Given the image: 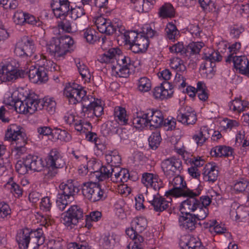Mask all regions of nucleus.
I'll return each instance as SVG.
<instances>
[{
  "mask_svg": "<svg viewBox=\"0 0 249 249\" xmlns=\"http://www.w3.org/2000/svg\"><path fill=\"white\" fill-rule=\"evenodd\" d=\"M35 51L36 48L33 41L27 37H24L21 41L17 43L14 52L15 54L18 56L32 57L33 56L36 60H45L47 63L46 66L49 67L50 66L51 71H56L59 70V66L53 61L47 60L45 55L43 54L39 56L36 54L34 55Z\"/></svg>",
  "mask_w": 249,
  "mask_h": 249,
  "instance_id": "f257e3e1",
  "label": "nucleus"
},
{
  "mask_svg": "<svg viewBox=\"0 0 249 249\" xmlns=\"http://www.w3.org/2000/svg\"><path fill=\"white\" fill-rule=\"evenodd\" d=\"M60 193L56 200L57 208L64 211L68 204L71 202L79 191L75 181L69 179L62 182L59 185Z\"/></svg>",
  "mask_w": 249,
  "mask_h": 249,
  "instance_id": "f03ea898",
  "label": "nucleus"
},
{
  "mask_svg": "<svg viewBox=\"0 0 249 249\" xmlns=\"http://www.w3.org/2000/svg\"><path fill=\"white\" fill-rule=\"evenodd\" d=\"M21 127L16 124H10L7 128L5 135L6 140L11 142L13 144H16L15 152L17 158H19L25 153L26 149L25 145L26 143L27 137L25 133L21 131Z\"/></svg>",
  "mask_w": 249,
  "mask_h": 249,
  "instance_id": "7ed1b4c3",
  "label": "nucleus"
},
{
  "mask_svg": "<svg viewBox=\"0 0 249 249\" xmlns=\"http://www.w3.org/2000/svg\"><path fill=\"white\" fill-rule=\"evenodd\" d=\"M16 241L20 249H27L32 245H42L44 241L41 229L33 231L29 229L20 230L17 234Z\"/></svg>",
  "mask_w": 249,
  "mask_h": 249,
  "instance_id": "20e7f679",
  "label": "nucleus"
},
{
  "mask_svg": "<svg viewBox=\"0 0 249 249\" xmlns=\"http://www.w3.org/2000/svg\"><path fill=\"white\" fill-rule=\"evenodd\" d=\"M73 42L69 36L53 37L47 44V51L55 58L59 59L66 54Z\"/></svg>",
  "mask_w": 249,
  "mask_h": 249,
  "instance_id": "39448f33",
  "label": "nucleus"
},
{
  "mask_svg": "<svg viewBox=\"0 0 249 249\" xmlns=\"http://www.w3.org/2000/svg\"><path fill=\"white\" fill-rule=\"evenodd\" d=\"M82 192L85 198L92 202L103 200L107 197V195L101 186L92 181L82 184Z\"/></svg>",
  "mask_w": 249,
  "mask_h": 249,
  "instance_id": "423d86ee",
  "label": "nucleus"
},
{
  "mask_svg": "<svg viewBox=\"0 0 249 249\" xmlns=\"http://www.w3.org/2000/svg\"><path fill=\"white\" fill-rule=\"evenodd\" d=\"M118 52L116 57V65H112L113 73L120 77H127L130 73V69L132 66L131 60L128 56L120 54Z\"/></svg>",
  "mask_w": 249,
  "mask_h": 249,
  "instance_id": "0eeeda50",
  "label": "nucleus"
},
{
  "mask_svg": "<svg viewBox=\"0 0 249 249\" xmlns=\"http://www.w3.org/2000/svg\"><path fill=\"white\" fill-rule=\"evenodd\" d=\"M171 181L173 188L165 193L166 196H172L176 197H181V196H188L193 194L192 190L187 188L183 177L179 174L175 176Z\"/></svg>",
  "mask_w": 249,
  "mask_h": 249,
  "instance_id": "6e6552de",
  "label": "nucleus"
},
{
  "mask_svg": "<svg viewBox=\"0 0 249 249\" xmlns=\"http://www.w3.org/2000/svg\"><path fill=\"white\" fill-rule=\"evenodd\" d=\"M83 215V209L79 206L72 205L62 214V222L66 226L71 229L82 219Z\"/></svg>",
  "mask_w": 249,
  "mask_h": 249,
  "instance_id": "1a4fd4ad",
  "label": "nucleus"
},
{
  "mask_svg": "<svg viewBox=\"0 0 249 249\" xmlns=\"http://www.w3.org/2000/svg\"><path fill=\"white\" fill-rule=\"evenodd\" d=\"M161 166L164 175L169 178L179 174L182 169L181 161L174 157L164 160Z\"/></svg>",
  "mask_w": 249,
  "mask_h": 249,
  "instance_id": "9d476101",
  "label": "nucleus"
},
{
  "mask_svg": "<svg viewBox=\"0 0 249 249\" xmlns=\"http://www.w3.org/2000/svg\"><path fill=\"white\" fill-rule=\"evenodd\" d=\"M120 170V167H112L110 165H105L102 166L100 171L95 172V175L99 181L110 178L112 182L119 183Z\"/></svg>",
  "mask_w": 249,
  "mask_h": 249,
  "instance_id": "9b49d317",
  "label": "nucleus"
},
{
  "mask_svg": "<svg viewBox=\"0 0 249 249\" xmlns=\"http://www.w3.org/2000/svg\"><path fill=\"white\" fill-rule=\"evenodd\" d=\"M192 192L193 194L181 196L183 197H188L186 200L181 203L180 211L182 213L191 214V212L197 210L198 207H199L200 201L196 198V197L200 194V191L197 190L194 191L192 190Z\"/></svg>",
  "mask_w": 249,
  "mask_h": 249,
  "instance_id": "f8f14e48",
  "label": "nucleus"
},
{
  "mask_svg": "<svg viewBox=\"0 0 249 249\" xmlns=\"http://www.w3.org/2000/svg\"><path fill=\"white\" fill-rule=\"evenodd\" d=\"M64 93L69 98L70 103L72 105L80 103V101H81L83 97L87 94V91L81 86L76 84L67 87Z\"/></svg>",
  "mask_w": 249,
  "mask_h": 249,
  "instance_id": "ddd939ff",
  "label": "nucleus"
},
{
  "mask_svg": "<svg viewBox=\"0 0 249 249\" xmlns=\"http://www.w3.org/2000/svg\"><path fill=\"white\" fill-rule=\"evenodd\" d=\"M94 22L97 29L100 33L111 35L117 31V24L121 21L118 20L113 23L110 19L100 16L95 18Z\"/></svg>",
  "mask_w": 249,
  "mask_h": 249,
  "instance_id": "4468645a",
  "label": "nucleus"
},
{
  "mask_svg": "<svg viewBox=\"0 0 249 249\" xmlns=\"http://www.w3.org/2000/svg\"><path fill=\"white\" fill-rule=\"evenodd\" d=\"M227 62H233L234 68L241 74L249 76V60L245 56H233L230 54L226 60Z\"/></svg>",
  "mask_w": 249,
  "mask_h": 249,
  "instance_id": "2eb2a0df",
  "label": "nucleus"
},
{
  "mask_svg": "<svg viewBox=\"0 0 249 249\" xmlns=\"http://www.w3.org/2000/svg\"><path fill=\"white\" fill-rule=\"evenodd\" d=\"M177 120L182 124L190 125L196 123L197 117L194 110L190 107L186 106L178 111Z\"/></svg>",
  "mask_w": 249,
  "mask_h": 249,
  "instance_id": "dca6fc26",
  "label": "nucleus"
},
{
  "mask_svg": "<svg viewBox=\"0 0 249 249\" xmlns=\"http://www.w3.org/2000/svg\"><path fill=\"white\" fill-rule=\"evenodd\" d=\"M28 74L30 80L34 83H41L48 80L46 68L44 66L37 68L35 66H31Z\"/></svg>",
  "mask_w": 249,
  "mask_h": 249,
  "instance_id": "f3484780",
  "label": "nucleus"
},
{
  "mask_svg": "<svg viewBox=\"0 0 249 249\" xmlns=\"http://www.w3.org/2000/svg\"><path fill=\"white\" fill-rule=\"evenodd\" d=\"M145 115L148 119V125L151 129L158 128L163 124V116L160 110L148 109L146 110Z\"/></svg>",
  "mask_w": 249,
  "mask_h": 249,
  "instance_id": "a211bd4d",
  "label": "nucleus"
},
{
  "mask_svg": "<svg viewBox=\"0 0 249 249\" xmlns=\"http://www.w3.org/2000/svg\"><path fill=\"white\" fill-rule=\"evenodd\" d=\"M0 71V78L2 82L15 80L19 75L17 68L10 63L3 65Z\"/></svg>",
  "mask_w": 249,
  "mask_h": 249,
  "instance_id": "6ab92c4d",
  "label": "nucleus"
},
{
  "mask_svg": "<svg viewBox=\"0 0 249 249\" xmlns=\"http://www.w3.org/2000/svg\"><path fill=\"white\" fill-rule=\"evenodd\" d=\"M142 182L146 187H153L159 190L162 187V181L157 175L149 173H144L142 175Z\"/></svg>",
  "mask_w": 249,
  "mask_h": 249,
  "instance_id": "aec40b11",
  "label": "nucleus"
},
{
  "mask_svg": "<svg viewBox=\"0 0 249 249\" xmlns=\"http://www.w3.org/2000/svg\"><path fill=\"white\" fill-rule=\"evenodd\" d=\"M46 164L47 166L59 168H62L65 165L64 160L57 149L53 148L50 151L46 159Z\"/></svg>",
  "mask_w": 249,
  "mask_h": 249,
  "instance_id": "412c9836",
  "label": "nucleus"
},
{
  "mask_svg": "<svg viewBox=\"0 0 249 249\" xmlns=\"http://www.w3.org/2000/svg\"><path fill=\"white\" fill-rule=\"evenodd\" d=\"M117 30L120 34L118 35V37L124 39L125 44H128L129 47L134 44V42L136 40L137 37L140 34H138L135 31H125L124 27L122 25L121 22H119L117 24Z\"/></svg>",
  "mask_w": 249,
  "mask_h": 249,
  "instance_id": "4be33fe9",
  "label": "nucleus"
},
{
  "mask_svg": "<svg viewBox=\"0 0 249 249\" xmlns=\"http://www.w3.org/2000/svg\"><path fill=\"white\" fill-rule=\"evenodd\" d=\"M11 102L10 105H13L15 110L19 113H25L26 110L25 106L23 101H24V96L23 93L19 92L18 91H15L11 95Z\"/></svg>",
  "mask_w": 249,
  "mask_h": 249,
  "instance_id": "5701e85b",
  "label": "nucleus"
},
{
  "mask_svg": "<svg viewBox=\"0 0 249 249\" xmlns=\"http://www.w3.org/2000/svg\"><path fill=\"white\" fill-rule=\"evenodd\" d=\"M40 99H37L36 96L34 94H28L24 96V101L26 113L32 114L36 111L39 110Z\"/></svg>",
  "mask_w": 249,
  "mask_h": 249,
  "instance_id": "b1692460",
  "label": "nucleus"
},
{
  "mask_svg": "<svg viewBox=\"0 0 249 249\" xmlns=\"http://www.w3.org/2000/svg\"><path fill=\"white\" fill-rule=\"evenodd\" d=\"M169 199L170 200H166L164 197L157 195L154 196L153 199L149 201V203L155 211L161 213L169 207L172 199L170 198Z\"/></svg>",
  "mask_w": 249,
  "mask_h": 249,
  "instance_id": "393cba45",
  "label": "nucleus"
},
{
  "mask_svg": "<svg viewBox=\"0 0 249 249\" xmlns=\"http://www.w3.org/2000/svg\"><path fill=\"white\" fill-rule=\"evenodd\" d=\"M25 164L29 166V169L39 172L42 170L44 163L42 159L35 155H29L25 158Z\"/></svg>",
  "mask_w": 249,
  "mask_h": 249,
  "instance_id": "a878e982",
  "label": "nucleus"
},
{
  "mask_svg": "<svg viewBox=\"0 0 249 249\" xmlns=\"http://www.w3.org/2000/svg\"><path fill=\"white\" fill-rule=\"evenodd\" d=\"M178 223L182 229L192 231L196 228V221L193 214H185L179 217Z\"/></svg>",
  "mask_w": 249,
  "mask_h": 249,
  "instance_id": "bb28decb",
  "label": "nucleus"
},
{
  "mask_svg": "<svg viewBox=\"0 0 249 249\" xmlns=\"http://www.w3.org/2000/svg\"><path fill=\"white\" fill-rule=\"evenodd\" d=\"M149 45V40L144 36L140 34L134 44L129 49L134 53H143L146 51Z\"/></svg>",
  "mask_w": 249,
  "mask_h": 249,
  "instance_id": "cd10ccee",
  "label": "nucleus"
},
{
  "mask_svg": "<svg viewBox=\"0 0 249 249\" xmlns=\"http://www.w3.org/2000/svg\"><path fill=\"white\" fill-rule=\"evenodd\" d=\"M169 84L168 82H164L160 84V86L155 87L153 90V96L156 99L164 100L167 99L172 96L173 91L172 89H165V86Z\"/></svg>",
  "mask_w": 249,
  "mask_h": 249,
  "instance_id": "c85d7f7f",
  "label": "nucleus"
},
{
  "mask_svg": "<svg viewBox=\"0 0 249 249\" xmlns=\"http://www.w3.org/2000/svg\"><path fill=\"white\" fill-rule=\"evenodd\" d=\"M213 132V130L210 129L207 126H203L201 127L198 133L193 136V139L198 146H202L210 137Z\"/></svg>",
  "mask_w": 249,
  "mask_h": 249,
  "instance_id": "c756f323",
  "label": "nucleus"
},
{
  "mask_svg": "<svg viewBox=\"0 0 249 249\" xmlns=\"http://www.w3.org/2000/svg\"><path fill=\"white\" fill-rule=\"evenodd\" d=\"M218 174L217 167L209 163L204 168L203 178L206 181L213 182L217 179Z\"/></svg>",
  "mask_w": 249,
  "mask_h": 249,
  "instance_id": "7c9ffc66",
  "label": "nucleus"
},
{
  "mask_svg": "<svg viewBox=\"0 0 249 249\" xmlns=\"http://www.w3.org/2000/svg\"><path fill=\"white\" fill-rule=\"evenodd\" d=\"M121 50L118 48H112L101 54L98 60L102 63H113L116 60L117 54Z\"/></svg>",
  "mask_w": 249,
  "mask_h": 249,
  "instance_id": "2f4dec72",
  "label": "nucleus"
},
{
  "mask_svg": "<svg viewBox=\"0 0 249 249\" xmlns=\"http://www.w3.org/2000/svg\"><path fill=\"white\" fill-rule=\"evenodd\" d=\"M64 18L58 24V27L66 33H71L77 30L76 26L74 25L73 20L69 16H63Z\"/></svg>",
  "mask_w": 249,
  "mask_h": 249,
  "instance_id": "473e14b6",
  "label": "nucleus"
},
{
  "mask_svg": "<svg viewBox=\"0 0 249 249\" xmlns=\"http://www.w3.org/2000/svg\"><path fill=\"white\" fill-rule=\"evenodd\" d=\"M107 165H110L112 167H119L121 163V158L116 150L108 151L105 155Z\"/></svg>",
  "mask_w": 249,
  "mask_h": 249,
  "instance_id": "72a5a7b5",
  "label": "nucleus"
},
{
  "mask_svg": "<svg viewBox=\"0 0 249 249\" xmlns=\"http://www.w3.org/2000/svg\"><path fill=\"white\" fill-rule=\"evenodd\" d=\"M176 11L170 3H166L161 6L158 12L160 18H172L175 16Z\"/></svg>",
  "mask_w": 249,
  "mask_h": 249,
  "instance_id": "f704fd0d",
  "label": "nucleus"
},
{
  "mask_svg": "<svg viewBox=\"0 0 249 249\" xmlns=\"http://www.w3.org/2000/svg\"><path fill=\"white\" fill-rule=\"evenodd\" d=\"M249 103L247 101H242L239 99H235L229 104V107L231 110L238 113L247 111L249 109Z\"/></svg>",
  "mask_w": 249,
  "mask_h": 249,
  "instance_id": "c9c22d12",
  "label": "nucleus"
},
{
  "mask_svg": "<svg viewBox=\"0 0 249 249\" xmlns=\"http://www.w3.org/2000/svg\"><path fill=\"white\" fill-rule=\"evenodd\" d=\"M39 110L46 109L50 113H53L55 112L56 103L52 98L45 97L40 99Z\"/></svg>",
  "mask_w": 249,
  "mask_h": 249,
  "instance_id": "e433bc0d",
  "label": "nucleus"
},
{
  "mask_svg": "<svg viewBox=\"0 0 249 249\" xmlns=\"http://www.w3.org/2000/svg\"><path fill=\"white\" fill-rule=\"evenodd\" d=\"M70 2L69 0H67L63 4L60 5L56 3L55 8H53L54 15L56 18H61L63 16H67L70 10Z\"/></svg>",
  "mask_w": 249,
  "mask_h": 249,
  "instance_id": "4c0bfd02",
  "label": "nucleus"
},
{
  "mask_svg": "<svg viewBox=\"0 0 249 249\" xmlns=\"http://www.w3.org/2000/svg\"><path fill=\"white\" fill-rule=\"evenodd\" d=\"M146 111L144 113L138 114L132 120L133 125L138 128L149 126L148 118L146 116Z\"/></svg>",
  "mask_w": 249,
  "mask_h": 249,
  "instance_id": "58836bf2",
  "label": "nucleus"
},
{
  "mask_svg": "<svg viewBox=\"0 0 249 249\" xmlns=\"http://www.w3.org/2000/svg\"><path fill=\"white\" fill-rule=\"evenodd\" d=\"M216 157H229L231 156L233 153V149L231 147L225 145H219L213 148L212 153Z\"/></svg>",
  "mask_w": 249,
  "mask_h": 249,
  "instance_id": "ea45409f",
  "label": "nucleus"
},
{
  "mask_svg": "<svg viewBox=\"0 0 249 249\" xmlns=\"http://www.w3.org/2000/svg\"><path fill=\"white\" fill-rule=\"evenodd\" d=\"M147 220L143 217H135L132 222V227L134 228L137 232H142L147 227Z\"/></svg>",
  "mask_w": 249,
  "mask_h": 249,
  "instance_id": "a19ab883",
  "label": "nucleus"
},
{
  "mask_svg": "<svg viewBox=\"0 0 249 249\" xmlns=\"http://www.w3.org/2000/svg\"><path fill=\"white\" fill-rule=\"evenodd\" d=\"M182 249H206L201 243L195 238H191L186 243H180Z\"/></svg>",
  "mask_w": 249,
  "mask_h": 249,
  "instance_id": "79ce46f5",
  "label": "nucleus"
},
{
  "mask_svg": "<svg viewBox=\"0 0 249 249\" xmlns=\"http://www.w3.org/2000/svg\"><path fill=\"white\" fill-rule=\"evenodd\" d=\"M114 115L116 121H118V123H120L122 124H125L127 123L126 110L124 108L120 107H116L114 109Z\"/></svg>",
  "mask_w": 249,
  "mask_h": 249,
  "instance_id": "37998d69",
  "label": "nucleus"
},
{
  "mask_svg": "<svg viewBox=\"0 0 249 249\" xmlns=\"http://www.w3.org/2000/svg\"><path fill=\"white\" fill-rule=\"evenodd\" d=\"M204 46L203 42H192L187 46V57L191 55L199 53L201 49Z\"/></svg>",
  "mask_w": 249,
  "mask_h": 249,
  "instance_id": "c03bdc74",
  "label": "nucleus"
},
{
  "mask_svg": "<svg viewBox=\"0 0 249 249\" xmlns=\"http://www.w3.org/2000/svg\"><path fill=\"white\" fill-rule=\"evenodd\" d=\"M10 179H11V180L7 182L5 184V187L8 189L10 190V192L13 193L16 197L21 196L23 193L22 188L18 184L13 181L12 178H10Z\"/></svg>",
  "mask_w": 249,
  "mask_h": 249,
  "instance_id": "a18cd8bd",
  "label": "nucleus"
},
{
  "mask_svg": "<svg viewBox=\"0 0 249 249\" xmlns=\"http://www.w3.org/2000/svg\"><path fill=\"white\" fill-rule=\"evenodd\" d=\"M170 67L176 71L177 73L182 72L186 71V68L183 64L182 60L178 57H175L171 59Z\"/></svg>",
  "mask_w": 249,
  "mask_h": 249,
  "instance_id": "49530a36",
  "label": "nucleus"
},
{
  "mask_svg": "<svg viewBox=\"0 0 249 249\" xmlns=\"http://www.w3.org/2000/svg\"><path fill=\"white\" fill-rule=\"evenodd\" d=\"M233 189L236 192L239 193L248 192L249 191V181L247 179L242 178L235 183Z\"/></svg>",
  "mask_w": 249,
  "mask_h": 249,
  "instance_id": "de8ad7c7",
  "label": "nucleus"
},
{
  "mask_svg": "<svg viewBox=\"0 0 249 249\" xmlns=\"http://www.w3.org/2000/svg\"><path fill=\"white\" fill-rule=\"evenodd\" d=\"M151 83L149 79L146 77H142L139 79L138 84V89L142 92H146L150 90Z\"/></svg>",
  "mask_w": 249,
  "mask_h": 249,
  "instance_id": "09e8293b",
  "label": "nucleus"
},
{
  "mask_svg": "<svg viewBox=\"0 0 249 249\" xmlns=\"http://www.w3.org/2000/svg\"><path fill=\"white\" fill-rule=\"evenodd\" d=\"M165 31L167 37L170 40H175L179 34V31L177 27L173 23H168Z\"/></svg>",
  "mask_w": 249,
  "mask_h": 249,
  "instance_id": "8fccbe9b",
  "label": "nucleus"
},
{
  "mask_svg": "<svg viewBox=\"0 0 249 249\" xmlns=\"http://www.w3.org/2000/svg\"><path fill=\"white\" fill-rule=\"evenodd\" d=\"M53 135L57 139L61 141L68 142L71 140V135L66 130L56 128Z\"/></svg>",
  "mask_w": 249,
  "mask_h": 249,
  "instance_id": "3c124183",
  "label": "nucleus"
},
{
  "mask_svg": "<svg viewBox=\"0 0 249 249\" xmlns=\"http://www.w3.org/2000/svg\"><path fill=\"white\" fill-rule=\"evenodd\" d=\"M76 66L83 79H84L86 81H89L90 79L91 74L87 66L80 62H77Z\"/></svg>",
  "mask_w": 249,
  "mask_h": 249,
  "instance_id": "603ef678",
  "label": "nucleus"
},
{
  "mask_svg": "<svg viewBox=\"0 0 249 249\" xmlns=\"http://www.w3.org/2000/svg\"><path fill=\"white\" fill-rule=\"evenodd\" d=\"M95 100L94 98L92 99L91 97L89 98L86 95L83 97L81 101H80V102L82 103V110L83 112L85 113V115L86 113L89 114V110L92 107L93 103L95 102Z\"/></svg>",
  "mask_w": 249,
  "mask_h": 249,
  "instance_id": "864d4df0",
  "label": "nucleus"
},
{
  "mask_svg": "<svg viewBox=\"0 0 249 249\" xmlns=\"http://www.w3.org/2000/svg\"><path fill=\"white\" fill-rule=\"evenodd\" d=\"M96 34L97 33L94 29H87L86 30H84L83 36L88 42L93 44L98 39Z\"/></svg>",
  "mask_w": 249,
  "mask_h": 249,
  "instance_id": "5fc2aeb1",
  "label": "nucleus"
},
{
  "mask_svg": "<svg viewBox=\"0 0 249 249\" xmlns=\"http://www.w3.org/2000/svg\"><path fill=\"white\" fill-rule=\"evenodd\" d=\"M115 243L113 235L109 233L105 235L101 240L102 245L105 249H111L114 246Z\"/></svg>",
  "mask_w": 249,
  "mask_h": 249,
  "instance_id": "6e6d98bb",
  "label": "nucleus"
},
{
  "mask_svg": "<svg viewBox=\"0 0 249 249\" xmlns=\"http://www.w3.org/2000/svg\"><path fill=\"white\" fill-rule=\"evenodd\" d=\"M85 14V10L83 8L77 7L74 8H71L68 13V16H69L71 19L76 20Z\"/></svg>",
  "mask_w": 249,
  "mask_h": 249,
  "instance_id": "4d7b16f0",
  "label": "nucleus"
},
{
  "mask_svg": "<svg viewBox=\"0 0 249 249\" xmlns=\"http://www.w3.org/2000/svg\"><path fill=\"white\" fill-rule=\"evenodd\" d=\"M161 140L160 132H154L149 137L148 141L149 145L153 149H156L159 145Z\"/></svg>",
  "mask_w": 249,
  "mask_h": 249,
  "instance_id": "13d9d810",
  "label": "nucleus"
},
{
  "mask_svg": "<svg viewBox=\"0 0 249 249\" xmlns=\"http://www.w3.org/2000/svg\"><path fill=\"white\" fill-rule=\"evenodd\" d=\"M169 50L172 53H180V55L187 57V46L185 47L181 43H178L171 47H170Z\"/></svg>",
  "mask_w": 249,
  "mask_h": 249,
  "instance_id": "bf43d9fd",
  "label": "nucleus"
},
{
  "mask_svg": "<svg viewBox=\"0 0 249 249\" xmlns=\"http://www.w3.org/2000/svg\"><path fill=\"white\" fill-rule=\"evenodd\" d=\"M89 112H91L97 117L101 116L104 112V108L101 105V102L97 100L95 103H93L92 106Z\"/></svg>",
  "mask_w": 249,
  "mask_h": 249,
  "instance_id": "052dcab7",
  "label": "nucleus"
},
{
  "mask_svg": "<svg viewBox=\"0 0 249 249\" xmlns=\"http://www.w3.org/2000/svg\"><path fill=\"white\" fill-rule=\"evenodd\" d=\"M198 2L204 10L212 11L216 9V6L212 0H198Z\"/></svg>",
  "mask_w": 249,
  "mask_h": 249,
  "instance_id": "680f3d73",
  "label": "nucleus"
},
{
  "mask_svg": "<svg viewBox=\"0 0 249 249\" xmlns=\"http://www.w3.org/2000/svg\"><path fill=\"white\" fill-rule=\"evenodd\" d=\"M196 213L193 214L196 220H201L204 219L208 214V209L207 207H198L197 210H196Z\"/></svg>",
  "mask_w": 249,
  "mask_h": 249,
  "instance_id": "e2e57ef3",
  "label": "nucleus"
},
{
  "mask_svg": "<svg viewBox=\"0 0 249 249\" xmlns=\"http://www.w3.org/2000/svg\"><path fill=\"white\" fill-rule=\"evenodd\" d=\"M133 242V245L130 249V244L127 246L126 249H142V244L144 241L142 236L138 233L136 237L132 239Z\"/></svg>",
  "mask_w": 249,
  "mask_h": 249,
  "instance_id": "0e129e2a",
  "label": "nucleus"
},
{
  "mask_svg": "<svg viewBox=\"0 0 249 249\" xmlns=\"http://www.w3.org/2000/svg\"><path fill=\"white\" fill-rule=\"evenodd\" d=\"M87 139L89 142H94L95 145L97 148L99 150H102V148L104 147V145L100 144L98 143L99 140L97 137V135L95 133L89 132L86 135Z\"/></svg>",
  "mask_w": 249,
  "mask_h": 249,
  "instance_id": "69168bd1",
  "label": "nucleus"
},
{
  "mask_svg": "<svg viewBox=\"0 0 249 249\" xmlns=\"http://www.w3.org/2000/svg\"><path fill=\"white\" fill-rule=\"evenodd\" d=\"M58 168H59L47 166V168L44 172L45 178L51 179L54 178L58 173Z\"/></svg>",
  "mask_w": 249,
  "mask_h": 249,
  "instance_id": "338daca9",
  "label": "nucleus"
},
{
  "mask_svg": "<svg viewBox=\"0 0 249 249\" xmlns=\"http://www.w3.org/2000/svg\"><path fill=\"white\" fill-rule=\"evenodd\" d=\"M52 203L50 198L46 196L41 199L40 207V209L44 211H50L52 207Z\"/></svg>",
  "mask_w": 249,
  "mask_h": 249,
  "instance_id": "774afa93",
  "label": "nucleus"
}]
</instances>
